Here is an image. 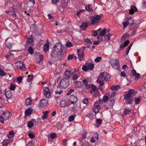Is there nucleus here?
<instances>
[{"instance_id": "22", "label": "nucleus", "mask_w": 146, "mask_h": 146, "mask_svg": "<svg viewBox=\"0 0 146 146\" xmlns=\"http://www.w3.org/2000/svg\"><path fill=\"white\" fill-rule=\"evenodd\" d=\"M87 26V23L85 22H83L80 26V28L82 30H85Z\"/></svg>"}, {"instance_id": "63", "label": "nucleus", "mask_w": 146, "mask_h": 146, "mask_svg": "<svg viewBox=\"0 0 146 146\" xmlns=\"http://www.w3.org/2000/svg\"><path fill=\"white\" fill-rule=\"evenodd\" d=\"M136 73V71L133 69L131 71V75L132 76H134L135 75Z\"/></svg>"}, {"instance_id": "38", "label": "nucleus", "mask_w": 146, "mask_h": 146, "mask_svg": "<svg viewBox=\"0 0 146 146\" xmlns=\"http://www.w3.org/2000/svg\"><path fill=\"white\" fill-rule=\"evenodd\" d=\"M91 87L92 88V89L90 90V92L92 93V92H94V91H96V90H98V89L96 88L95 86L94 85H91Z\"/></svg>"}, {"instance_id": "59", "label": "nucleus", "mask_w": 146, "mask_h": 146, "mask_svg": "<svg viewBox=\"0 0 146 146\" xmlns=\"http://www.w3.org/2000/svg\"><path fill=\"white\" fill-rule=\"evenodd\" d=\"M6 44V46L9 48H11V43H9L7 41V40L5 41Z\"/></svg>"}, {"instance_id": "28", "label": "nucleus", "mask_w": 146, "mask_h": 146, "mask_svg": "<svg viewBox=\"0 0 146 146\" xmlns=\"http://www.w3.org/2000/svg\"><path fill=\"white\" fill-rule=\"evenodd\" d=\"M91 93L94 97H96L99 95V93L98 90H96L94 92H92Z\"/></svg>"}, {"instance_id": "8", "label": "nucleus", "mask_w": 146, "mask_h": 146, "mask_svg": "<svg viewBox=\"0 0 146 146\" xmlns=\"http://www.w3.org/2000/svg\"><path fill=\"white\" fill-rule=\"evenodd\" d=\"M101 17L100 15L95 16L94 17H90L91 24L94 25L98 23L99 20L100 19Z\"/></svg>"}, {"instance_id": "36", "label": "nucleus", "mask_w": 146, "mask_h": 146, "mask_svg": "<svg viewBox=\"0 0 146 146\" xmlns=\"http://www.w3.org/2000/svg\"><path fill=\"white\" fill-rule=\"evenodd\" d=\"M101 29H102L100 28L98 30L94 31L93 33V35L94 36H96L98 34V33L100 32L101 30Z\"/></svg>"}, {"instance_id": "44", "label": "nucleus", "mask_w": 146, "mask_h": 146, "mask_svg": "<svg viewBox=\"0 0 146 146\" xmlns=\"http://www.w3.org/2000/svg\"><path fill=\"white\" fill-rule=\"evenodd\" d=\"M90 5H88L85 6V9L86 10L89 11L91 12L92 11V8L90 7Z\"/></svg>"}, {"instance_id": "18", "label": "nucleus", "mask_w": 146, "mask_h": 146, "mask_svg": "<svg viewBox=\"0 0 146 146\" xmlns=\"http://www.w3.org/2000/svg\"><path fill=\"white\" fill-rule=\"evenodd\" d=\"M131 9L129 10V13L131 14H133L135 12L137 11V8L135 6L132 5L131 7Z\"/></svg>"}, {"instance_id": "23", "label": "nucleus", "mask_w": 146, "mask_h": 146, "mask_svg": "<svg viewBox=\"0 0 146 146\" xmlns=\"http://www.w3.org/2000/svg\"><path fill=\"white\" fill-rule=\"evenodd\" d=\"M10 141V140L9 139H5L3 140L2 142L3 146H7L8 143Z\"/></svg>"}, {"instance_id": "55", "label": "nucleus", "mask_w": 146, "mask_h": 146, "mask_svg": "<svg viewBox=\"0 0 146 146\" xmlns=\"http://www.w3.org/2000/svg\"><path fill=\"white\" fill-rule=\"evenodd\" d=\"M116 93V92H113L111 94H110L109 96H110V98H112L114 97L115 96Z\"/></svg>"}, {"instance_id": "41", "label": "nucleus", "mask_w": 146, "mask_h": 146, "mask_svg": "<svg viewBox=\"0 0 146 146\" xmlns=\"http://www.w3.org/2000/svg\"><path fill=\"white\" fill-rule=\"evenodd\" d=\"M111 35L108 33L105 36V38L106 40H109Z\"/></svg>"}, {"instance_id": "52", "label": "nucleus", "mask_w": 146, "mask_h": 146, "mask_svg": "<svg viewBox=\"0 0 146 146\" xmlns=\"http://www.w3.org/2000/svg\"><path fill=\"white\" fill-rule=\"evenodd\" d=\"M62 93V90H57L55 91V93L56 95H60Z\"/></svg>"}, {"instance_id": "11", "label": "nucleus", "mask_w": 146, "mask_h": 146, "mask_svg": "<svg viewBox=\"0 0 146 146\" xmlns=\"http://www.w3.org/2000/svg\"><path fill=\"white\" fill-rule=\"evenodd\" d=\"M43 94L46 98H50L51 93L49 91V90L47 87H44L43 91Z\"/></svg>"}, {"instance_id": "26", "label": "nucleus", "mask_w": 146, "mask_h": 146, "mask_svg": "<svg viewBox=\"0 0 146 146\" xmlns=\"http://www.w3.org/2000/svg\"><path fill=\"white\" fill-rule=\"evenodd\" d=\"M120 88V86H112L111 87V89L112 91H117Z\"/></svg>"}, {"instance_id": "24", "label": "nucleus", "mask_w": 146, "mask_h": 146, "mask_svg": "<svg viewBox=\"0 0 146 146\" xmlns=\"http://www.w3.org/2000/svg\"><path fill=\"white\" fill-rule=\"evenodd\" d=\"M110 94V93H108L106 94V96H103V103L104 102H107V101L108 100V96H109V95Z\"/></svg>"}, {"instance_id": "9", "label": "nucleus", "mask_w": 146, "mask_h": 146, "mask_svg": "<svg viewBox=\"0 0 146 146\" xmlns=\"http://www.w3.org/2000/svg\"><path fill=\"white\" fill-rule=\"evenodd\" d=\"M1 113L2 114L1 117L6 120L11 117L12 115V113L10 112L7 110L5 111L2 110L1 111Z\"/></svg>"}, {"instance_id": "3", "label": "nucleus", "mask_w": 146, "mask_h": 146, "mask_svg": "<svg viewBox=\"0 0 146 146\" xmlns=\"http://www.w3.org/2000/svg\"><path fill=\"white\" fill-rule=\"evenodd\" d=\"M103 104L102 100L99 99L94 104L93 107V110L94 112H98L101 109L102 105Z\"/></svg>"}, {"instance_id": "15", "label": "nucleus", "mask_w": 146, "mask_h": 146, "mask_svg": "<svg viewBox=\"0 0 146 146\" xmlns=\"http://www.w3.org/2000/svg\"><path fill=\"white\" fill-rule=\"evenodd\" d=\"M68 99L69 101L73 104L76 103L77 101V97L74 95H71L69 96Z\"/></svg>"}, {"instance_id": "57", "label": "nucleus", "mask_w": 146, "mask_h": 146, "mask_svg": "<svg viewBox=\"0 0 146 146\" xmlns=\"http://www.w3.org/2000/svg\"><path fill=\"white\" fill-rule=\"evenodd\" d=\"M86 135L87 133L86 132H85L82 134V136L83 137L82 139V140H81V141H82V140H83L84 139H86Z\"/></svg>"}, {"instance_id": "61", "label": "nucleus", "mask_w": 146, "mask_h": 146, "mask_svg": "<svg viewBox=\"0 0 146 146\" xmlns=\"http://www.w3.org/2000/svg\"><path fill=\"white\" fill-rule=\"evenodd\" d=\"M126 74L125 72H121V76L123 77H125L126 76Z\"/></svg>"}, {"instance_id": "49", "label": "nucleus", "mask_w": 146, "mask_h": 146, "mask_svg": "<svg viewBox=\"0 0 146 146\" xmlns=\"http://www.w3.org/2000/svg\"><path fill=\"white\" fill-rule=\"evenodd\" d=\"M16 87L14 84H11L10 85L9 89L10 90L13 91L15 90Z\"/></svg>"}, {"instance_id": "40", "label": "nucleus", "mask_w": 146, "mask_h": 146, "mask_svg": "<svg viewBox=\"0 0 146 146\" xmlns=\"http://www.w3.org/2000/svg\"><path fill=\"white\" fill-rule=\"evenodd\" d=\"M82 146H90V143L86 141H84L82 143Z\"/></svg>"}, {"instance_id": "32", "label": "nucleus", "mask_w": 146, "mask_h": 146, "mask_svg": "<svg viewBox=\"0 0 146 146\" xmlns=\"http://www.w3.org/2000/svg\"><path fill=\"white\" fill-rule=\"evenodd\" d=\"M106 29H104L103 30L100 31L99 33V35L101 36H103L106 34Z\"/></svg>"}, {"instance_id": "1", "label": "nucleus", "mask_w": 146, "mask_h": 146, "mask_svg": "<svg viewBox=\"0 0 146 146\" xmlns=\"http://www.w3.org/2000/svg\"><path fill=\"white\" fill-rule=\"evenodd\" d=\"M52 57L60 60L63 56L62 51V45L61 43L56 44L52 49L50 54Z\"/></svg>"}, {"instance_id": "7", "label": "nucleus", "mask_w": 146, "mask_h": 146, "mask_svg": "<svg viewBox=\"0 0 146 146\" xmlns=\"http://www.w3.org/2000/svg\"><path fill=\"white\" fill-rule=\"evenodd\" d=\"M110 63L113 68L117 70L119 69V64L117 60L111 59L110 60Z\"/></svg>"}, {"instance_id": "16", "label": "nucleus", "mask_w": 146, "mask_h": 146, "mask_svg": "<svg viewBox=\"0 0 146 146\" xmlns=\"http://www.w3.org/2000/svg\"><path fill=\"white\" fill-rule=\"evenodd\" d=\"M83 82L85 86V88L86 89L90 88H91V85L90 84H88L89 79L88 78H86L83 80Z\"/></svg>"}, {"instance_id": "17", "label": "nucleus", "mask_w": 146, "mask_h": 146, "mask_svg": "<svg viewBox=\"0 0 146 146\" xmlns=\"http://www.w3.org/2000/svg\"><path fill=\"white\" fill-rule=\"evenodd\" d=\"M100 74L98 77V78L97 80V82L98 83H99L100 85H103L104 84V77H102V78L100 79Z\"/></svg>"}, {"instance_id": "27", "label": "nucleus", "mask_w": 146, "mask_h": 146, "mask_svg": "<svg viewBox=\"0 0 146 146\" xmlns=\"http://www.w3.org/2000/svg\"><path fill=\"white\" fill-rule=\"evenodd\" d=\"M129 43V41L127 40L123 42V44H121L120 46V48H123L124 47H126L128 44Z\"/></svg>"}, {"instance_id": "12", "label": "nucleus", "mask_w": 146, "mask_h": 146, "mask_svg": "<svg viewBox=\"0 0 146 146\" xmlns=\"http://www.w3.org/2000/svg\"><path fill=\"white\" fill-rule=\"evenodd\" d=\"M104 77V80L106 82L109 81L110 80V76L109 74L105 72H103L100 74V79L102 78V77Z\"/></svg>"}, {"instance_id": "13", "label": "nucleus", "mask_w": 146, "mask_h": 146, "mask_svg": "<svg viewBox=\"0 0 146 146\" xmlns=\"http://www.w3.org/2000/svg\"><path fill=\"white\" fill-rule=\"evenodd\" d=\"M98 135L97 133H95L93 134L90 141L92 143H94L98 141Z\"/></svg>"}, {"instance_id": "62", "label": "nucleus", "mask_w": 146, "mask_h": 146, "mask_svg": "<svg viewBox=\"0 0 146 146\" xmlns=\"http://www.w3.org/2000/svg\"><path fill=\"white\" fill-rule=\"evenodd\" d=\"M115 103V101L114 100H111L110 101V106L112 107Z\"/></svg>"}, {"instance_id": "60", "label": "nucleus", "mask_w": 146, "mask_h": 146, "mask_svg": "<svg viewBox=\"0 0 146 146\" xmlns=\"http://www.w3.org/2000/svg\"><path fill=\"white\" fill-rule=\"evenodd\" d=\"M28 136L31 139L35 137V135L31 133H29Z\"/></svg>"}, {"instance_id": "30", "label": "nucleus", "mask_w": 146, "mask_h": 146, "mask_svg": "<svg viewBox=\"0 0 146 146\" xmlns=\"http://www.w3.org/2000/svg\"><path fill=\"white\" fill-rule=\"evenodd\" d=\"M14 134V132L13 130H11L9 131V134L7 135L8 138H12Z\"/></svg>"}, {"instance_id": "2", "label": "nucleus", "mask_w": 146, "mask_h": 146, "mask_svg": "<svg viewBox=\"0 0 146 146\" xmlns=\"http://www.w3.org/2000/svg\"><path fill=\"white\" fill-rule=\"evenodd\" d=\"M134 92V90L133 89H130L127 93L124 95V99L126 100L127 104H131L132 103L133 101V94Z\"/></svg>"}, {"instance_id": "21", "label": "nucleus", "mask_w": 146, "mask_h": 146, "mask_svg": "<svg viewBox=\"0 0 146 146\" xmlns=\"http://www.w3.org/2000/svg\"><path fill=\"white\" fill-rule=\"evenodd\" d=\"M67 100H62L60 103V106L62 108L65 107L67 106Z\"/></svg>"}, {"instance_id": "14", "label": "nucleus", "mask_w": 146, "mask_h": 146, "mask_svg": "<svg viewBox=\"0 0 146 146\" xmlns=\"http://www.w3.org/2000/svg\"><path fill=\"white\" fill-rule=\"evenodd\" d=\"M48 104V102L45 99H43L41 100L39 103L38 106L40 108L46 106Z\"/></svg>"}, {"instance_id": "5", "label": "nucleus", "mask_w": 146, "mask_h": 146, "mask_svg": "<svg viewBox=\"0 0 146 146\" xmlns=\"http://www.w3.org/2000/svg\"><path fill=\"white\" fill-rule=\"evenodd\" d=\"M69 84V80L66 78H64L60 80V87L61 88H66Z\"/></svg>"}, {"instance_id": "42", "label": "nucleus", "mask_w": 146, "mask_h": 146, "mask_svg": "<svg viewBox=\"0 0 146 146\" xmlns=\"http://www.w3.org/2000/svg\"><path fill=\"white\" fill-rule=\"evenodd\" d=\"M34 123L32 121H29L27 123L28 127L29 128H31L33 126Z\"/></svg>"}, {"instance_id": "54", "label": "nucleus", "mask_w": 146, "mask_h": 146, "mask_svg": "<svg viewBox=\"0 0 146 146\" xmlns=\"http://www.w3.org/2000/svg\"><path fill=\"white\" fill-rule=\"evenodd\" d=\"M28 50L29 53L31 54H32L33 53V50L32 48L31 47H29L28 48Z\"/></svg>"}, {"instance_id": "29", "label": "nucleus", "mask_w": 146, "mask_h": 146, "mask_svg": "<svg viewBox=\"0 0 146 146\" xmlns=\"http://www.w3.org/2000/svg\"><path fill=\"white\" fill-rule=\"evenodd\" d=\"M64 75L65 77L69 78L71 75V73L70 71L67 70L65 72Z\"/></svg>"}, {"instance_id": "64", "label": "nucleus", "mask_w": 146, "mask_h": 146, "mask_svg": "<svg viewBox=\"0 0 146 146\" xmlns=\"http://www.w3.org/2000/svg\"><path fill=\"white\" fill-rule=\"evenodd\" d=\"M83 102L84 104H86L88 102V100L87 99H84L83 101Z\"/></svg>"}, {"instance_id": "34", "label": "nucleus", "mask_w": 146, "mask_h": 146, "mask_svg": "<svg viewBox=\"0 0 146 146\" xmlns=\"http://www.w3.org/2000/svg\"><path fill=\"white\" fill-rule=\"evenodd\" d=\"M49 48V44L47 43L45 44L43 46V49L44 51H48Z\"/></svg>"}, {"instance_id": "33", "label": "nucleus", "mask_w": 146, "mask_h": 146, "mask_svg": "<svg viewBox=\"0 0 146 146\" xmlns=\"http://www.w3.org/2000/svg\"><path fill=\"white\" fill-rule=\"evenodd\" d=\"M76 86L77 87L81 88L82 86V82L77 81L76 83Z\"/></svg>"}, {"instance_id": "10", "label": "nucleus", "mask_w": 146, "mask_h": 146, "mask_svg": "<svg viewBox=\"0 0 146 146\" xmlns=\"http://www.w3.org/2000/svg\"><path fill=\"white\" fill-rule=\"evenodd\" d=\"M15 65L17 68L19 69H20L22 70L25 71L26 70L24 64L23 62L18 61L16 62Z\"/></svg>"}, {"instance_id": "53", "label": "nucleus", "mask_w": 146, "mask_h": 146, "mask_svg": "<svg viewBox=\"0 0 146 146\" xmlns=\"http://www.w3.org/2000/svg\"><path fill=\"white\" fill-rule=\"evenodd\" d=\"M28 78L27 79L28 82H30L33 79V77L32 75H29L28 76Z\"/></svg>"}, {"instance_id": "50", "label": "nucleus", "mask_w": 146, "mask_h": 146, "mask_svg": "<svg viewBox=\"0 0 146 146\" xmlns=\"http://www.w3.org/2000/svg\"><path fill=\"white\" fill-rule=\"evenodd\" d=\"M34 41L33 38L31 37L29 38L27 40V42L28 43H31Z\"/></svg>"}, {"instance_id": "4", "label": "nucleus", "mask_w": 146, "mask_h": 146, "mask_svg": "<svg viewBox=\"0 0 146 146\" xmlns=\"http://www.w3.org/2000/svg\"><path fill=\"white\" fill-rule=\"evenodd\" d=\"M85 48V47H83L77 50L78 58L80 61H82L84 60V52Z\"/></svg>"}, {"instance_id": "31", "label": "nucleus", "mask_w": 146, "mask_h": 146, "mask_svg": "<svg viewBox=\"0 0 146 146\" xmlns=\"http://www.w3.org/2000/svg\"><path fill=\"white\" fill-rule=\"evenodd\" d=\"M32 101L31 99L28 98L26 99L25 101V104L27 106L30 105L32 103Z\"/></svg>"}, {"instance_id": "19", "label": "nucleus", "mask_w": 146, "mask_h": 146, "mask_svg": "<svg viewBox=\"0 0 146 146\" xmlns=\"http://www.w3.org/2000/svg\"><path fill=\"white\" fill-rule=\"evenodd\" d=\"M131 111V109H129L127 108H125L124 110V112L122 114V116L124 117L128 114Z\"/></svg>"}, {"instance_id": "58", "label": "nucleus", "mask_w": 146, "mask_h": 146, "mask_svg": "<svg viewBox=\"0 0 146 146\" xmlns=\"http://www.w3.org/2000/svg\"><path fill=\"white\" fill-rule=\"evenodd\" d=\"M56 134L55 133H52L50 135V137L52 139H54L56 137Z\"/></svg>"}, {"instance_id": "43", "label": "nucleus", "mask_w": 146, "mask_h": 146, "mask_svg": "<svg viewBox=\"0 0 146 146\" xmlns=\"http://www.w3.org/2000/svg\"><path fill=\"white\" fill-rule=\"evenodd\" d=\"M141 98H137L135 99V104H138L140 101Z\"/></svg>"}, {"instance_id": "47", "label": "nucleus", "mask_w": 146, "mask_h": 146, "mask_svg": "<svg viewBox=\"0 0 146 146\" xmlns=\"http://www.w3.org/2000/svg\"><path fill=\"white\" fill-rule=\"evenodd\" d=\"M66 46L68 47H70L73 46V45L70 41H68L67 42Z\"/></svg>"}, {"instance_id": "45", "label": "nucleus", "mask_w": 146, "mask_h": 146, "mask_svg": "<svg viewBox=\"0 0 146 146\" xmlns=\"http://www.w3.org/2000/svg\"><path fill=\"white\" fill-rule=\"evenodd\" d=\"M82 69L84 71L87 72L88 70V67L86 64L85 65L82 66Z\"/></svg>"}, {"instance_id": "37", "label": "nucleus", "mask_w": 146, "mask_h": 146, "mask_svg": "<svg viewBox=\"0 0 146 146\" xmlns=\"http://www.w3.org/2000/svg\"><path fill=\"white\" fill-rule=\"evenodd\" d=\"M31 109L29 108L25 111V115H29L31 113Z\"/></svg>"}, {"instance_id": "56", "label": "nucleus", "mask_w": 146, "mask_h": 146, "mask_svg": "<svg viewBox=\"0 0 146 146\" xmlns=\"http://www.w3.org/2000/svg\"><path fill=\"white\" fill-rule=\"evenodd\" d=\"M79 77V76L75 74L73 76L72 78L74 80H76Z\"/></svg>"}, {"instance_id": "6", "label": "nucleus", "mask_w": 146, "mask_h": 146, "mask_svg": "<svg viewBox=\"0 0 146 146\" xmlns=\"http://www.w3.org/2000/svg\"><path fill=\"white\" fill-rule=\"evenodd\" d=\"M110 63L113 68L117 70L119 69V64L117 60L111 59L110 60Z\"/></svg>"}, {"instance_id": "51", "label": "nucleus", "mask_w": 146, "mask_h": 146, "mask_svg": "<svg viewBox=\"0 0 146 146\" xmlns=\"http://www.w3.org/2000/svg\"><path fill=\"white\" fill-rule=\"evenodd\" d=\"M102 59V57H98L95 59L94 61L96 62H100Z\"/></svg>"}, {"instance_id": "25", "label": "nucleus", "mask_w": 146, "mask_h": 146, "mask_svg": "<svg viewBox=\"0 0 146 146\" xmlns=\"http://www.w3.org/2000/svg\"><path fill=\"white\" fill-rule=\"evenodd\" d=\"M88 67V70H92L94 68V65L92 63H89V64H86Z\"/></svg>"}, {"instance_id": "48", "label": "nucleus", "mask_w": 146, "mask_h": 146, "mask_svg": "<svg viewBox=\"0 0 146 146\" xmlns=\"http://www.w3.org/2000/svg\"><path fill=\"white\" fill-rule=\"evenodd\" d=\"M96 122L98 125H96L97 127H99L100 125L102 123V120L100 119H96Z\"/></svg>"}, {"instance_id": "20", "label": "nucleus", "mask_w": 146, "mask_h": 146, "mask_svg": "<svg viewBox=\"0 0 146 146\" xmlns=\"http://www.w3.org/2000/svg\"><path fill=\"white\" fill-rule=\"evenodd\" d=\"M5 95L7 99H10L12 98V94L11 91L9 90L6 92L5 93Z\"/></svg>"}, {"instance_id": "35", "label": "nucleus", "mask_w": 146, "mask_h": 146, "mask_svg": "<svg viewBox=\"0 0 146 146\" xmlns=\"http://www.w3.org/2000/svg\"><path fill=\"white\" fill-rule=\"evenodd\" d=\"M75 115H71L68 118V121L69 122H72L74 121V119Z\"/></svg>"}, {"instance_id": "46", "label": "nucleus", "mask_w": 146, "mask_h": 146, "mask_svg": "<svg viewBox=\"0 0 146 146\" xmlns=\"http://www.w3.org/2000/svg\"><path fill=\"white\" fill-rule=\"evenodd\" d=\"M94 116V114L92 113H90L86 115V117H88L90 119L92 118Z\"/></svg>"}, {"instance_id": "39", "label": "nucleus", "mask_w": 146, "mask_h": 146, "mask_svg": "<svg viewBox=\"0 0 146 146\" xmlns=\"http://www.w3.org/2000/svg\"><path fill=\"white\" fill-rule=\"evenodd\" d=\"M129 22L128 21H126L125 22H123L122 24L123 25L124 29H125L126 27L129 24Z\"/></svg>"}]
</instances>
